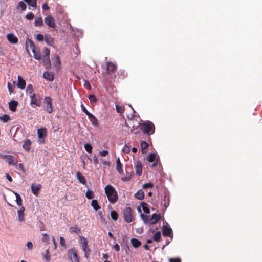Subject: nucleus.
<instances>
[{"mask_svg": "<svg viewBox=\"0 0 262 262\" xmlns=\"http://www.w3.org/2000/svg\"><path fill=\"white\" fill-rule=\"evenodd\" d=\"M163 235L164 236L172 237V231L171 228L164 226L162 229Z\"/></svg>", "mask_w": 262, "mask_h": 262, "instance_id": "obj_12", "label": "nucleus"}, {"mask_svg": "<svg viewBox=\"0 0 262 262\" xmlns=\"http://www.w3.org/2000/svg\"><path fill=\"white\" fill-rule=\"evenodd\" d=\"M148 146H149L148 144L144 141H142L141 142V150H142V152L143 154L146 153L147 149Z\"/></svg>", "mask_w": 262, "mask_h": 262, "instance_id": "obj_28", "label": "nucleus"}, {"mask_svg": "<svg viewBox=\"0 0 262 262\" xmlns=\"http://www.w3.org/2000/svg\"><path fill=\"white\" fill-rule=\"evenodd\" d=\"M88 116L89 117V120L92 122V124L94 127H97L99 126V121L94 115L90 113Z\"/></svg>", "mask_w": 262, "mask_h": 262, "instance_id": "obj_13", "label": "nucleus"}, {"mask_svg": "<svg viewBox=\"0 0 262 262\" xmlns=\"http://www.w3.org/2000/svg\"><path fill=\"white\" fill-rule=\"evenodd\" d=\"M42 8L44 10H49L50 9V7L48 6L47 3H45V4L42 5Z\"/></svg>", "mask_w": 262, "mask_h": 262, "instance_id": "obj_63", "label": "nucleus"}, {"mask_svg": "<svg viewBox=\"0 0 262 262\" xmlns=\"http://www.w3.org/2000/svg\"><path fill=\"white\" fill-rule=\"evenodd\" d=\"M156 158V154L154 153H151L149 155L147 160L149 162H153Z\"/></svg>", "mask_w": 262, "mask_h": 262, "instance_id": "obj_39", "label": "nucleus"}, {"mask_svg": "<svg viewBox=\"0 0 262 262\" xmlns=\"http://www.w3.org/2000/svg\"><path fill=\"white\" fill-rule=\"evenodd\" d=\"M91 205L95 211H97L100 208V206L98 205V201L96 200L92 201Z\"/></svg>", "mask_w": 262, "mask_h": 262, "instance_id": "obj_32", "label": "nucleus"}, {"mask_svg": "<svg viewBox=\"0 0 262 262\" xmlns=\"http://www.w3.org/2000/svg\"><path fill=\"white\" fill-rule=\"evenodd\" d=\"M60 244L62 246H65V245H66V241H65L64 238L62 236H61L60 237Z\"/></svg>", "mask_w": 262, "mask_h": 262, "instance_id": "obj_57", "label": "nucleus"}, {"mask_svg": "<svg viewBox=\"0 0 262 262\" xmlns=\"http://www.w3.org/2000/svg\"><path fill=\"white\" fill-rule=\"evenodd\" d=\"M43 77L49 81H52L54 78L53 73L49 71H45L43 73Z\"/></svg>", "mask_w": 262, "mask_h": 262, "instance_id": "obj_14", "label": "nucleus"}, {"mask_svg": "<svg viewBox=\"0 0 262 262\" xmlns=\"http://www.w3.org/2000/svg\"><path fill=\"white\" fill-rule=\"evenodd\" d=\"M161 215L157 214H154L152 215L151 219L150 221V224H155L159 222L160 220L161 219Z\"/></svg>", "mask_w": 262, "mask_h": 262, "instance_id": "obj_19", "label": "nucleus"}, {"mask_svg": "<svg viewBox=\"0 0 262 262\" xmlns=\"http://www.w3.org/2000/svg\"><path fill=\"white\" fill-rule=\"evenodd\" d=\"M104 191L111 203L115 204L117 201L118 199V193L113 186L111 185H106L104 188Z\"/></svg>", "mask_w": 262, "mask_h": 262, "instance_id": "obj_1", "label": "nucleus"}, {"mask_svg": "<svg viewBox=\"0 0 262 262\" xmlns=\"http://www.w3.org/2000/svg\"><path fill=\"white\" fill-rule=\"evenodd\" d=\"M140 128L141 132L150 135L155 132V125L150 121H146L140 124Z\"/></svg>", "mask_w": 262, "mask_h": 262, "instance_id": "obj_2", "label": "nucleus"}, {"mask_svg": "<svg viewBox=\"0 0 262 262\" xmlns=\"http://www.w3.org/2000/svg\"><path fill=\"white\" fill-rule=\"evenodd\" d=\"M35 26L38 27H41L43 25V19L41 17H36L34 21Z\"/></svg>", "mask_w": 262, "mask_h": 262, "instance_id": "obj_30", "label": "nucleus"}, {"mask_svg": "<svg viewBox=\"0 0 262 262\" xmlns=\"http://www.w3.org/2000/svg\"><path fill=\"white\" fill-rule=\"evenodd\" d=\"M37 135L39 138H43L46 136L47 130L45 128L38 129L37 130Z\"/></svg>", "mask_w": 262, "mask_h": 262, "instance_id": "obj_26", "label": "nucleus"}, {"mask_svg": "<svg viewBox=\"0 0 262 262\" xmlns=\"http://www.w3.org/2000/svg\"><path fill=\"white\" fill-rule=\"evenodd\" d=\"M25 207L21 206L20 209L17 211L18 220L20 222H24L25 221Z\"/></svg>", "mask_w": 262, "mask_h": 262, "instance_id": "obj_16", "label": "nucleus"}, {"mask_svg": "<svg viewBox=\"0 0 262 262\" xmlns=\"http://www.w3.org/2000/svg\"><path fill=\"white\" fill-rule=\"evenodd\" d=\"M7 38L8 41L12 43H16L18 42V38L14 34L10 33L7 34Z\"/></svg>", "mask_w": 262, "mask_h": 262, "instance_id": "obj_17", "label": "nucleus"}, {"mask_svg": "<svg viewBox=\"0 0 262 262\" xmlns=\"http://www.w3.org/2000/svg\"><path fill=\"white\" fill-rule=\"evenodd\" d=\"M80 239L81 241V244L82 249L84 252L85 257L86 258H88L89 257V255L90 254V252H91V250L89 248L88 244V240L86 239V238H85L83 236H81Z\"/></svg>", "mask_w": 262, "mask_h": 262, "instance_id": "obj_7", "label": "nucleus"}, {"mask_svg": "<svg viewBox=\"0 0 262 262\" xmlns=\"http://www.w3.org/2000/svg\"><path fill=\"white\" fill-rule=\"evenodd\" d=\"M135 197L137 198L138 200H142L144 198V191L140 189L135 194Z\"/></svg>", "mask_w": 262, "mask_h": 262, "instance_id": "obj_25", "label": "nucleus"}, {"mask_svg": "<svg viewBox=\"0 0 262 262\" xmlns=\"http://www.w3.org/2000/svg\"><path fill=\"white\" fill-rule=\"evenodd\" d=\"M143 211L146 214H149L150 212L149 209L148 208V205L145 202H142L141 203Z\"/></svg>", "mask_w": 262, "mask_h": 262, "instance_id": "obj_31", "label": "nucleus"}, {"mask_svg": "<svg viewBox=\"0 0 262 262\" xmlns=\"http://www.w3.org/2000/svg\"><path fill=\"white\" fill-rule=\"evenodd\" d=\"M44 103H45V108L46 111L49 113H52L53 110V105L52 103V98L49 96H47L45 97L44 99Z\"/></svg>", "mask_w": 262, "mask_h": 262, "instance_id": "obj_9", "label": "nucleus"}, {"mask_svg": "<svg viewBox=\"0 0 262 262\" xmlns=\"http://www.w3.org/2000/svg\"><path fill=\"white\" fill-rule=\"evenodd\" d=\"M50 50L46 47H45L43 49V54L44 56H50Z\"/></svg>", "mask_w": 262, "mask_h": 262, "instance_id": "obj_46", "label": "nucleus"}, {"mask_svg": "<svg viewBox=\"0 0 262 262\" xmlns=\"http://www.w3.org/2000/svg\"><path fill=\"white\" fill-rule=\"evenodd\" d=\"M17 79H18L17 86L21 89H24L26 86V81L19 75L18 76Z\"/></svg>", "mask_w": 262, "mask_h": 262, "instance_id": "obj_20", "label": "nucleus"}, {"mask_svg": "<svg viewBox=\"0 0 262 262\" xmlns=\"http://www.w3.org/2000/svg\"><path fill=\"white\" fill-rule=\"evenodd\" d=\"M169 261V262H181V260L180 258H170Z\"/></svg>", "mask_w": 262, "mask_h": 262, "instance_id": "obj_53", "label": "nucleus"}, {"mask_svg": "<svg viewBox=\"0 0 262 262\" xmlns=\"http://www.w3.org/2000/svg\"><path fill=\"white\" fill-rule=\"evenodd\" d=\"M108 154V152L107 150H103L100 152V154L102 157H105Z\"/></svg>", "mask_w": 262, "mask_h": 262, "instance_id": "obj_59", "label": "nucleus"}, {"mask_svg": "<svg viewBox=\"0 0 262 262\" xmlns=\"http://www.w3.org/2000/svg\"><path fill=\"white\" fill-rule=\"evenodd\" d=\"M89 99L91 102L95 103L97 101V99L96 96L94 95H90L89 96Z\"/></svg>", "mask_w": 262, "mask_h": 262, "instance_id": "obj_45", "label": "nucleus"}, {"mask_svg": "<svg viewBox=\"0 0 262 262\" xmlns=\"http://www.w3.org/2000/svg\"><path fill=\"white\" fill-rule=\"evenodd\" d=\"M123 151L126 153H128L130 151V148L127 145H125L123 148Z\"/></svg>", "mask_w": 262, "mask_h": 262, "instance_id": "obj_60", "label": "nucleus"}, {"mask_svg": "<svg viewBox=\"0 0 262 262\" xmlns=\"http://www.w3.org/2000/svg\"><path fill=\"white\" fill-rule=\"evenodd\" d=\"M76 176L77 178V179L78 180L79 182L82 184H85L86 183V181L84 176H83L81 173L79 171H77L76 173Z\"/></svg>", "mask_w": 262, "mask_h": 262, "instance_id": "obj_24", "label": "nucleus"}, {"mask_svg": "<svg viewBox=\"0 0 262 262\" xmlns=\"http://www.w3.org/2000/svg\"><path fill=\"white\" fill-rule=\"evenodd\" d=\"M84 148L89 153H91L92 152V146L89 143H86L84 145Z\"/></svg>", "mask_w": 262, "mask_h": 262, "instance_id": "obj_43", "label": "nucleus"}, {"mask_svg": "<svg viewBox=\"0 0 262 262\" xmlns=\"http://www.w3.org/2000/svg\"><path fill=\"white\" fill-rule=\"evenodd\" d=\"M45 22L47 25L51 28H55L56 23L54 18L50 15L47 16L45 18Z\"/></svg>", "mask_w": 262, "mask_h": 262, "instance_id": "obj_10", "label": "nucleus"}, {"mask_svg": "<svg viewBox=\"0 0 262 262\" xmlns=\"http://www.w3.org/2000/svg\"><path fill=\"white\" fill-rule=\"evenodd\" d=\"M31 190L32 193L37 195L39 192V191L40 190L41 188V186L40 184H37L36 185H35L34 184L31 185Z\"/></svg>", "mask_w": 262, "mask_h": 262, "instance_id": "obj_18", "label": "nucleus"}, {"mask_svg": "<svg viewBox=\"0 0 262 262\" xmlns=\"http://www.w3.org/2000/svg\"><path fill=\"white\" fill-rule=\"evenodd\" d=\"M44 259H45L48 261H49L51 259V256L50 254H45L42 255Z\"/></svg>", "mask_w": 262, "mask_h": 262, "instance_id": "obj_55", "label": "nucleus"}, {"mask_svg": "<svg viewBox=\"0 0 262 262\" xmlns=\"http://www.w3.org/2000/svg\"><path fill=\"white\" fill-rule=\"evenodd\" d=\"M81 107L82 110V111L86 114L87 116H88L91 113H90L88 110L84 107V106L83 105V104H81Z\"/></svg>", "mask_w": 262, "mask_h": 262, "instance_id": "obj_56", "label": "nucleus"}, {"mask_svg": "<svg viewBox=\"0 0 262 262\" xmlns=\"http://www.w3.org/2000/svg\"><path fill=\"white\" fill-rule=\"evenodd\" d=\"M18 167H19V169L23 172V173H25L26 171H25L23 164L22 163H20L18 165Z\"/></svg>", "mask_w": 262, "mask_h": 262, "instance_id": "obj_64", "label": "nucleus"}, {"mask_svg": "<svg viewBox=\"0 0 262 262\" xmlns=\"http://www.w3.org/2000/svg\"><path fill=\"white\" fill-rule=\"evenodd\" d=\"M29 48L33 53L34 58L37 60L41 59V55L39 51H38L33 41L30 39H27L26 41V49L29 50Z\"/></svg>", "mask_w": 262, "mask_h": 262, "instance_id": "obj_3", "label": "nucleus"}, {"mask_svg": "<svg viewBox=\"0 0 262 262\" xmlns=\"http://www.w3.org/2000/svg\"><path fill=\"white\" fill-rule=\"evenodd\" d=\"M30 104L32 107L36 108L41 106V97L40 95H37L35 93L30 96Z\"/></svg>", "mask_w": 262, "mask_h": 262, "instance_id": "obj_4", "label": "nucleus"}, {"mask_svg": "<svg viewBox=\"0 0 262 262\" xmlns=\"http://www.w3.org/2000/svg\"><path fill=\"white\" fill-rule=\"evenodd\" d=\"M0 119L3 121L4 122H7L9 120H10V118L8 115L5 114L0 117Z\"/></svg>", "mask_w": 262, "mask_h": 262, "instance_id": "obj_38", "label": "nucleus"}, {"mask_svg": "<svg viewBox=\"0 0 262 262\" xmlns=\"http://www.w3.org/2000/svg\"><path fill=\"white\" fill-rule=\"evenodd\" d=\"M111 217L113 220L116 221L118 218V215L116 211H113L111 212Z\"/></svg>", "mask_w": 262, "mask_h": 262, "instance_id": "obj_44", "label": "nucleus"}, {"mask_svg": "<svg viewBox=\"0 0 262 262\" xmlns=\"http://www.w3.org/2000/svg\"><path fill=\"white\" fill-rule=\"evenodd\" d=\"M153 187H154V184L151 183H147L144 184L142 186V187L144 189H146L147 188H152Z\"/></svg>", "mask_w": 262, "mask_h": 262, "instance_id": "obj_48", "label": "nucleus"}, {"mask_svg": "<svg viewBox=\"0 0 262 262\" xmlns=\"http://www.w3.org/2000/svg\"><path fill=\"white\" fill-rule=\"evenodd\" d=\"M26 2L29 6H32L34 8L36 7V0H24Z\"/></svg>", "mask_w": 262, "mask_h": 262, "instance_id": "obj_33", "label": "nucleus"}, {"mask_svg": "<svg viewBox=\"0 0 262 262\" xmlns=\"http://www.w3.org/2000/svg\"><path fill=\"white\" fill-rule=\"evenodd\" d=\"M84 86L88 90H90L91 89V84L88 80H84Z\"/></svg>", "mask_w": 262, "mask_h": 262, "instance_id": "obj_52", "label": "nucleus"}, {"mask_svg": "<svg viewBox=\"0 0 262 262\" xmlns=\"http://www.w3.org/2000/svg\"><path fill=\"white\" fill-rule=\"evenodd\" d=\"M70 230L71 231L77 234L80 233L81 231L80 228L77 226L71 227H70Z\"/></svg>", "mask_w": 262, "mask_h": 262, "instance_id": "obj_40", "label": "nucleus"}, {"mask_svg": "<svg viewBox=\"0 0 262 262\" xmlns=\"http://www.w3.org/2000/svg\"><path fill=\"white\" fill-rule=\"evenodd\" d=\"M26 91L30 96L35 94V93H34L33 87L31 84H29L27 86Z\"/></svg>", "mask_w": 262, "mask_h": 262, "instance_id": "obj_34", "label": "nucleus"}, {"mask_svg": "<svg viewBox=\"0 0 262 262\" xmlns=\"http://www.w3.org/2000/svg\"><path fill=\"white\" fill-rule=\"evenodd\" d=\"M86 197L89 199H92L94 197V193L92 190H88L85 193Z\"/></svg>", "mask_w": 262, "mask_h": 262, "instance_id": "obj_35", "label": "nucleus"}, {"mask_svg": "<svg viewBox=\"0 0 262 262\" xmlns=\"http://www.w3.org/2000/svg\"><path fill=\"white\" fill-rule=\"evenodd\" d=\"M36 39L39 41H41L43 40L44 37L43 35L41 34H37L36 35Z\"/></svg>", "mask_w": 262, "mask_h": 262, "instance_id": "obj_50", "label": "nucleus"}, {"mask_svg": "<svg viewBox=\"0 0 262 262\" xmlns=\"http://www.w3.org/2000/svg\"><path fill=\"white\" fill-rule=\"evenodd\" d=\"M122 213L123 217L126 222L129 223L133 221V212L132 210L130 207H126L123 210Z\"/></svg>", "mask_w": 262, "mask_h": 262, "instance_id": "obj_5", "label": "nucleus"}, {"mask_svg": "<svg viewBox=\"0 0 262 262\" xmlns=\"http://www.w3.org/2000/svg\"><path fill=\"white\" fill-rule=\"evenodd\" d=\"M61 65V61L60 60V58L58 55L55 56V60L54 62V66H57L58 67H60Z\"/></svg>", "mask_w": 262, "mask_h": 262, "instance_id": "obj_41", "label": "nucleus"}, {"mask_svg": "<svg viewBox=\"0 0 262 262\" xmlns=\"http://www.w3.org/2000/svg\"><path fill=\"white\" fill-rule=\"evenodd\" d=\"M16 195V203L19 206H22V200L21 199L20 196L17 193H15Z\"/></svg>", "mask_w": 262, "mask_h": 262, "instance_id": "obj_42", "label": "nucleus"}, {"mask_svg": "<svg viewBox=\"0 0 262 262\" xmlns=\"http://www.w3.org/2000/svg\"><path fill=\"white\" fill-rule=\"evenodd\" d=\"M8 88L10 94L13 93L14 87L9 82L8 83Z\"/></svg>", "mask_w": 262, "mask_h": 262, "instance_id": "obj_51", "label": "nucleus"}, {"mask_svg": "<svg viewBox=\"0 0 262 262\" xmlns=\"http://www.w3.org/2000/svg\"><path fill=\"white\" fill-rule=\"evenodd\" d=\"M34 15L32 12L27 14L25 16V18L28 20H32L34 18Z\"/></svg>", "mask_w": 262, "mask_h": 262, "instance_id": "obj_47", "label": "nucleus"}, {"mask_svg": "<svg viewBox=\"0 0 262 262\" xmlns=\"http://www.w3.org/2000/svg\"><path fill=\"white\" fill-rule=\"evenodd\" d=\"M18 104V103L17 101L15 100H11L9 102V108L12 111H15L16 110V107Z\"/></svg>", "mask_w": 262, "mask_h": 262, "instance_id": "obj_22", "label": "nucleus"}, {"mask_svg": "<svg viewBox=\"0 0 262 262\" xmlns=\"http://www.w3.org/2000/svg\"><path fill=\"white\" fill-rule=\"evenodd\" d=\"M116 111L118 113L123 114L124 112V106L122 105H116Z\"/></svg>", "mask_w": 262, "mask_h": 262, "instance_id": "obj_36", "label": "nucleus"}, {"mask_svg": "<svg viewBox=\"0 0 262 262\" xmlns=\"http://www.w3.org/2000/svg\"><path fill=\"white\" fill-rule=\"evenodd\" d=\"M0 158L5 160L10 165L16 166L17 165V161L13 155L0 154Z\"/></svg>", "mask_w": 262, "mask_h": 262, "instance_id": "obj_6", "label": "nucleus"}, {"mask_svg": "<svg viewBox=\"0 0 262 262\" xmlns=\"http://www.w3.org/2000/svg\"><path fill=\"white\" fill-rule=\"evenodd\" d=\"M117 65L112 61H108L106 63V70L107 73L111 74L114 73L117 70Z\"/></svg>", "mask_w": 262, "mask_h": 262, "instance_id": "obj_11", "label": "nucleus"}, {"mask_svg": "<svg viewBox=\"0 0 262 262\" xmlns=\"http://www.w3.org/2000/svg\"><path fill=\"white\" fill-rule=\"evenodd\" d=\"M49 239V236L47 234H43L42 237V241L44 242L48 241Z\"/></svg>", "mask_w": 262, "mask_h": 262, "instance_id": "obj_54", "label": "nucleus"}, {"mask_svg": "<svg viewBox=\"0 0 262 262\" xmlns=\"http://www.w3.org/2000/svg\"><path fill=\"white\" fill-rule=\"evenodd\" d=\"M42 62L44 66L47 69H49L51 67V64L49 56H43Z\"/></svg>", "mask_w": 262, "mask_h": 262, "instance_id": "obj_21", "label": "nucleus"}, {"mask_svg": "<svg viewBox=\"0 0 262 262\" xmlns=\"http://www.w3.org/2000/svg\"><path fill=\"white\" fill-rule=\"evenodd\" d=\"M136 173L138 176H141L142 173V164L140 161L136 162Z\"/></svg>", "mask_w": 262, "mask_h": 262, "instance_id": "obj_15", "label": "nucleus"}, {"mask_svg": "<svg viewBox=\"0 0 262 262\" xmlns=\"http://www.w3.org/2000/svg\"><path fill=\"white\" fill-rule=\"evenodd\" d=\"M161 236V232L157 231L154 235V239L156 242H159L160 240Z\"/></svg>", "mask_w": 262, "mask_h": 262, "instance_id": "obj_37", "label": "nucleus"}, {"mask_svg": "<svg viewBox=\"0 0 262 262\" xmlns=\"http://www.w3.org/2000/svg\"><path fill=\"white\" fill-rule=\"evenodd\" d=\"M31 145V142L30 140L27 139L24 142L23 147L24 149L27 151H29L30 149V146Z\"/></svg>", "mask_w": 262, "mask_h": 262, "instance_id": "obj_27", "label": "nucleus"}, {"mask_svg": "<svg viewBox=\"0 0 262 262\" xmlns=\"http://www.w3.org/2000/svg\"><path fill=\"white\" fill-rule=\"evenodd\" d=\"M18 6L21 8L22 11L25 10L26 8V5L23 2H19Z\"/></svg>", "mask_w": 262, "mask_h": 262, "instance_id": "obj_49", "label": "nucleus"}, {"mask_svg": "<svg viewBox=\"0 0 262 262\" xmlns=\"http://www.w3.org/2000/svg\"><path fill=\"white\" fill-rule=\"evenodd\" d=\"M141 217L142 218V220L144 221V222L145 223H147V220L148 219V217L147 216L143 215V214H142L141 215Z\"/></svg>", "mask_w": 262, "mask_h": 262, "instance_id": "obj_62", "label": "nucleus"}, {"mask_svg": "<svg viewBox=\"0 0 262 262\" xmlns=\"http://www.w3.org/2000/svg\"><path fill=\"white\" fill-rule=\"evenodd\" d=\"M116 170L119 173L121 174L123 173V166L119 158L116 160Z\"/></svg>", "mask_w": 262, "mask_h": 262, "instance_id": "obj_23", "label": "nucleus"}, {"mask_svg": "<svg viewBox=\"0 0 262 262\" xmlns=\"http://www.w3.org/2000/svg\"><path fill=\"white\" fill-rule=\"evenodd\" d=\"M45 40L47 44L49 45H51V43L53 42V39L51 37H50L49 38H46Z\"/></svg>", "mask_w": 262, "mask_h": 262, "instance_id": "obj_58", "label": "nucleus"}, {"mask_svg": "<svg viewBox=\"0 0 262 262\" xmlns=\"http://www.w3.org/2000/svg\"><path fill=\"white\" fill-rule=\"evenodd\" d=\"M130 242L133 246L136 248L139 247L141 245V242L135 238H132Z\"/></svg>", "mask_w": 262, "mask_h": 262, "instance_id": "obj_29", "label": "nucleus"}, {"mask_svg": "<svg viewBox=\"0 0 262 262\" xmlns=\"http://www.w3.org/2000/svg\"><path fill=\"white\" fill-rule=\"evenodd\" d=\"M27 246L29 249H30V250L32 249V247H33V244H32V242L30 241L28 242L27 243Z\"/></svg>", "mask_w": 262, "mask_h": 262, "instance_id": "obj_61", "label": "nucleus"}, {"mask_svg": "<svg viewBox=\"0 0 262 262\" xmlns=\"http://www.w3.org/2000/svg\"><path fill=\"white\" fill-rule=\"evenodd\" d=\"M69 258L72 262H80L79 258L78 256L77 251L75 249L72 248L69 250L68 252Z\"/></svg>", "mask_w": 262, "mask_h": 262, "instance_id": "obj_8", "label": "nucleus"}]
</instances>
